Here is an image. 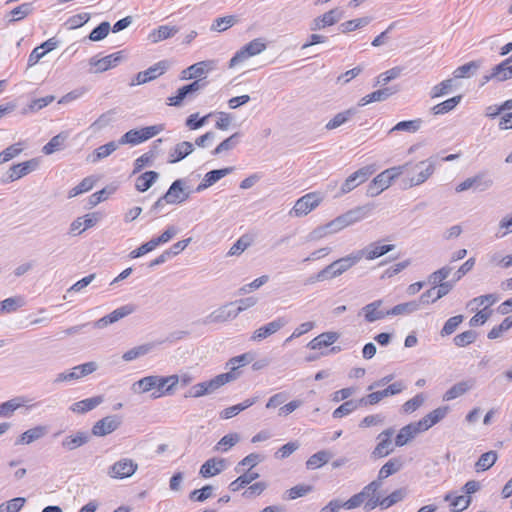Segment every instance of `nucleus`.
<instances>
[{"label": "nucleus", "instance_id": "nucleus-10", "mask_svg": "<svg viewBox=\"0 0 512 512\" xmlns=\"http://www.w3.org/2000/svg\"><path fill=\"white\" fill-rule=\"evenodd\" d=\"M394 434L393 428H388L382 431L378 436V443L371 452V457L378 459L388 456L394 451L395 443L392 442V436Z\"/></svg>", "mask_w": 512, "mask_h": 512}, {"label": "nucleus", "instance_id": "nucleus-39", "mask_svg": "<svg viewBox=\"0 0 512 512\" xmlns=\"http://www.w3.org/2000/svg\"><path fill=\"white\" fill-rule=\"evenodd\" d=\"M358 113L357 108H349L345 111L337 113L330 121L327 122L325 128L327 130H333L341 125L347 123Z\"/></svg>", "mask_w": 512, "mask_h": 512}, {"label": "nucleus", "instance_id": "nucleus-57", "mask_svg": "<svg viewBox=\"0 0 512 512\" xmlns=\"http://www.w3.org/2000/svg\"><path fill=\"white\" fill-rule=\"evenodd\" d=\"M360 405V400H347L333 411L332 417L335 419H339L344 416H347L354 412Z\"/></svg>", "mask_w": 512, "mask_h": 512}, {"label": "nucleus", "instance_id": "nucleus-49", "mask_svg": "<svg viewBox=\"0 0 512 512\" xmlns=\"http://www.w3.org/2000/svg\"><path fill=\"white\" fill-rule=\"evenodd\" d=\"M420 309V302L417 300L400 303L389 309L390 316L409 315Z\"/></svg>", "mask_w": 512, "mask_h": 512}, {"label": "nucleus", "instance_id": "nucleus-48", "mask_svg": "<svg viewBox=\"0 0 512 512\" xmlns=\"http://www.w3.org/2000/svg\"><path fill=\"white\" fill-rule=\"evenodd\" d=\"M462 100V95L449 98L431 108L434 115H444L452 111Z\"/></svg>", "mask_w": 512, "mask_h": 512}, {"label": "nucleus", "instance_id": "nucleus-22", "mask_svg": "<svg viewBox=\"0 0 512 512\" xmlns=\"http://www.w3.org/2000/svg\"><path fill=\"white\" fill-rule=\"evenodd\" d=\"M449 412L448 406H441L427 415H425L423 418H421L419 421H417V425L424 431L428 430L438 422H440Z\"/></svg>", "mask_w": 512, "mask_h": 512}, {"label": "nucleus", "instance_id": "nucleus-43", "mask_svg": "<svg viewBox=\"0 0 512 512\" xmlns=\"http://www.w3.org/2000/svg\"><path fill=\"white\" fill-rule=\"evenodd\" d=\"M481 65H482L481 60L470 61L468 63H465V64L457 67L453 71V76L456 79L470 78L471 76H473L476 73V71L481 67Z\"/></svg>", "mask_w": 512, "mask_h": 512}, {"label": "nucleus", "instance_id": "nucleus-47", "mask_svg": "<svg viewBox=\"0 0 512 512\" xmlns=\"http://www.w3.org/2000/svg\"><path fill=\"white\" fill-rule=\"evenodd\" d=\"M498 454L494 450L483 453L475 463L476 472H484L490 469L497 461Z\"/></svg>", "mask_w": 512, "mask_h": 512}, {"label": "nucleus", "instance_id": "nucleus-53", "mask_svg": "<svg viewBox=\"0 0 512 512\" xmlns=\"http://www.w3.org/2000/svg\"><path fill=\"white\" fill-rule=\"evenodd\" d=\"M445 501L450 502V507L453 512H460L469 507L471 504V497L467 496H452V493H448L444 496Z\"/></svg>", "mask_w": 512, "mask_h": 512}, {"label": "nucleus", "instance_id": "nucleus-1", "mask_svg": "<svg viewBox=\"0 0 512 512\" xmlns=\"http://www.w3.org/2000/svg\"><path fill=\"white\" fill-rule=\"evenodd\" d=\"M412 162L403 165L390 167L379 173L367 186L366 194L369 197H376L391 186V184L404 173L408 172Z\"/></svg>", "mask_w": 512, "mask_h": 512}, {"label": "nucleus", "instance_id": "nucleus-31", "mask_svg": "<svg viewBox=\"0 0 512 512\" xmlns=\"http://www.w3.org/2000/svg\"><path fill=\"white\" fill-rule=\"evenodd\" d=\"M89 441V434L85 431H77L75 434L66 436L62 442L61 446L65 450L72 451L83 445H85Z\"/></svg>", "mask_w": 512, "mask_h": 512}, {"label": "nucleus", "instance_id": "nucleus-60", "mask_svg": "<svg viewBox=\"0 0 512 512\" xmlns=\"http://www.w3.org/2000/svg\"><path fill=\"white\" fill-rule=\"evenodd\" d=\"M464 316L463 315H456L453 317H450L442 327L440 334L442 337L449 336L453 334L458 326L463 322Z\"/></svg>", "mask_w": 512, "mask_h": 512}, {"label": "nucleus", "instance_id": "nucleus-29", "mask_svg": "<svg viewBox=\"0 0 512 512\" xmlns=\"http://www.w3.org/2000/svg\"><path fill=\"white\" fill-rule=\"evenodd\" d=\"M57 42L54 39H48L40 46L35 47L28 56V67H32L38 63V61L44 57L48 52L55 49Z\"/></svg>", "mask_w": 512, "mask_h": 512}, {"label": "nucleus", "instance_id": "nucleus-36", "mask_svg": "<svg viewBox=\"0 0 512 512\" xmlns=\"http://www.w3.org/2000/svg\"><path fill=\"white\" fill-rule=\"evenodd\" d=\"M403 461L400 457L389 459L379 470L377 480L382 481L401 470Z\"/></svg>", "mask_w": 512, "mask_h": 512}, {"label": "nucleus", "instance_id": "nucleus-41", "mask_svg": "<svg viewBox=\"0 0 512 512\" xmlns=\"http://www.w3.org/2000/svg\"><path fill=\"white\" fill-rule=\"evenodd\" d=\"M178 31L179 28L177 26L161 25L151 32L150 39L153 43H157L173 37Z\"/></svg>", "mask_w": 512, "mask_h": 512}, {"label": "nucleus", "instance_id": "nucleus-45", "mask_svg": "<svg viewBox=\"0 0 512 512\" xmlns=\"http://www.w3.org/2000/svg\"><path fill=\"white\" fill-rule=\"evenodd\" d=\"M332 457V454L327 450H320L311 455L306 461V467L310 470H315L325 465Z\"/></svg>", "mask_w": 512, "mask_h": 512}, {"label": "nucleus", "instance_id": "nucleus-15", "mask_svg": "<svg viewBox=\"0 0 512 512\" xmlns=\"http://www.w3.org/2000/svg\"><path fill=\"white\" fill-rule=\"evenodd\" d=\"M37 167L38 161L36 159H30L22 163L14 164L9 168L7 172V178L4 180V182H14L33 172Z\"/></svg>", "mask_w": 512, "mask_h": 512}, {"label": "nucleus", "instance_id": "nucleus-35", "mask_svg": "<svg viewBox=\"0 0 512 512\" xmlns=\"http://www.w3.org/2000/svg\"><path fill=\"white\" fill-rule=\"evenodd\" d=\"M474 386L473 380H465L460 381L454 384L451 388H449L443 395L444 401L454 400L462 395H464L467 391H469Z\"/></svg>", "mask_w": 512, "mask_h": 512}, {"label": "nucleus", "instance_id": "nucleus-2", "mask_svg": "<svg viewBox=\"0 0 512 512\" xmlns=\"http://www.w3.org/2000/svg\"><path fill=\"white\" fill-rule=\"evenodd\" d=\"M359 261L360 258L355 250L352 253L333 261L325 268L320 270L316 274L315 280L321 282L339 277L354 265H356Z\"/></svg>", "mask_w": 512, "mask_h": 512}, {"label": "nucleus", "instance_id": "nucleus-40", "mask_svg": "<svg viewBox=\"0 0 512 512\" xmlns=\"http://www.w3.org/2000/svg\"><path fill=\"white\" fill-rule=\"evenodd\" d=\"M493 76L498 82L512 79V56L493 67Z\"/></svg>", "mask_w": 512, "mask_h": 512}, {"label": "nucleus", "instance_id": "nucleus-34", "mask_svg": "<svg viewBox=\"0 0 512 512\" xmlns=\"http://www.w3.org/2000/svg\"><path fill=\"white\" fill-rule=\"evenodd\" d=\"M397 89L394 87H385L379 90H376L364 97H362L358 103V106L362 107L368 105L372 102L384 101L389 98L391 95L395 94Z\"/></svg>", "mask_w": 512, "mask_h": 512}, {"label": "nucleus", "instance_id": "nucleus-63", "mask_svg": "<svg viewBox=\"0 0 512 512\" xmlns=\"http://www.w3.org/2000/svg\"><path fill=\"white\" fill-rule=\"evenodd\" d=\"M239 439L240 437L237 433L227 434L219 440L215 449L221 452H227L231 447L239 442Z\"/></svg>", "mask_w": 512, "mask_h": 512}, {"label": "nucleus", "instance_id": "nucleus-8", "mask_svg": "<svg viewBox=\"0 0 512 512\" xmlns=\"http://www.w3.org/2000/svg\"><path fill=\"white\" fill-rule=\"evenodd\" d=\"M206 85L207 81H205L204 79H196L193 82L180 87L177 90L175 96H171L167 99V104L169 106L179 107L182 105L184 99L191 97L193 94L203 89Z\"/></svg>", "mask_w": 512, "mask_h": 512}, {"label": "nucleus", "instance_id": "nucleus-59", "mask_svg": "<svg viewBox=\"0 0 512 512\" xmlns=\"http://www.w3.org/2000/svg\"><path fill=\"white\" fill-rule=\"evenodd\" d=\"M90 19V14L83 12L76 15H73L69 17L64 25L67 29L73 30L82 27L84 24H86Z\"/></svg>", "mask_w": 512, "mask_h": 512}, {"label": "nucleus", "instance_id": "nucleus-26", "mask_svg": "<svg viewBox=\"0 0 512 512\" xmlns=\"http://www.w3.org/2000/svg\"><path fill=\"white\" fill-rule=\"evenodd\" d=\"M48 432L44 425H38L23 432L15 441V445H28L43 438Z\"/></svg>", "mask_w": 512, "mask_h": 512}, {"label": "nucleus", "instance_id": "nucleus-21", "mask_svg": "<svg viewBox=\"0 0 512 512\" xmlns=\"http://www.w3.org/2000/svg\"><path fill=\"white\" fill-rule=\"evenodd\" d=\"M122 59V52H115L110 55H107L103 58L97 59L96 57H92L89 60V64L95 67V73L104 72L111 68H114L118 65V63Z\"/></svg>", "mask_w": 512, "mask_h": 512}, {"label": "nucleus", "instance_id": "nucleus-37", "mask_svg": "<svg viewBox=\"0 0 512 512\" xmlns=\"http://www.w3.org/2000/svg\"><path fill=\"white\" fill-rule=\"evenodd\" d=\"M234 380H235L234 373L233 374L232 373H222L208 381H203V384H204V388H207V395H208V394L215 392L223 385H225L229 382H232Z\"/></svg>", "mask_w": 512, "mask_h": 512}, {"label": "nucleus", "instance_id": "nucleus-58", "mask_svg": "<svg viewBox=\"0 0 512 512\" xmlns=\"http://www.w3.org/2000/svg\"><path fill=\"white\" fill-rule=\"evenodd\" d=\"M66 140V136L63 134H58L54 137H52L48 143H46L43 148L42 152L45 155H51L63 148L64 142Z\"/></svg>", "mask_w": 512, "mask_h": 512}, {"label": "nucleus", "instance_id": "nucleus-24", "mask_svg": "<svg viewBox=\"0 0 512 512\" xmlns=\"http://www.w3.org/2000/svg\"><path fill=\"white\" fill-rule=\"evenodd\" d=\"M234 305V303H230L228 305H224L213 312H211L208 316L205 317L203 320L204 324H211V323H221L225 322L230 319H234L237 317L234 309H232L230 306Z\"/></svg>", "mask_w": 512, "mask_h": 512}, {"label": "nucleus", "instance_id": "nucleus-18", "mask_svg": "<svg viewBox=\"0 0 512 512\" xmlns=\"http://www.w3.org/2000/svg\"><path fill=\"white\" fill-rule=\"evenodd\" d=\"M185 180H175L163 195V199H167L168 204H177L186 201L190 194L184 191Z\"/></svg>", "mask_w": 512, "mask_h": 512}, {"label": "nucleus", "instance_id": "nucleus-25", "mask_svg": "<svg viewBox=\"0 0 512 512\" xmlns=\"http://www.w3.org/2000/svg\"><path fill=\"white\" fill-rule=\"evenodd\" d=\"M232 171L233 167H226L222 169H214L207 172L201 183L196 187L195 191L198 193L204 191L205 189L219 181L221 178L230 174Z\"/></svg>", "mask_w": 512, "mask_h": 512}, {"label": "nucleus", "instance_id": "nucleus-33", "mask_svg": "<svg viewBox=\"0 0 512 512\" xmlns=\"http://www.w3.org/2000/svg\"><path fill=\"white\" fill-rule=\"evenodd\" d=\"M103 401L104 397L102 395L86 398L73 403L70 407V410L79 414L87 413L102 404Z\"/></svg>", "mask_w": 512, "mask_h": 512}, {"label": "nucleus", "instance_id": "nucleus-46", "mask_svg": "<svg viewBox=\"0 0 512 512\" xmlns=\"http://www.w3.org/2000/svg\"><path fill=\"white\" fill-rule=\"evenodd\" d=\"M25 403L24 397H15L0 404V417L9 418Z\"/></svg>", "mask_w": 512, "mask_h": 512}, {"label": "nucleus", "instance_id": "nucleus-32", "mask_svg": "<svg viewBox=\"0 0 512 512\" xmlns=\"http://www.w3.org/2000/svg\"><path fill=\"white\" fill-rule=\"evenodd\" d=\"M225 468L224 459L211 458L205 461L200 467L199 474L203 478H210L219 474Z\"/></svg>", "mask_w": 512, "mask_h": 512}, {"label": "nucleus", "instance_id": "nucleus-13", "mask_svg": "<svg viewBox=\"0 0 512 512\" xmlns=\"http://www.w3.org/2000/svg\"><path fill=\"white\" fill-rule=\"evenodd\" d=\"M394 248L395 245L393 244H381L379 241H375L362 249L356 250V252L360 260L362 258H365L366 260H374L394 250Z\"/></svg>", "mask_w": 512, "mask_h": 512}, {"label": "nucleus", "instance_id": "nucleus-6", "mask_svg": "<svg viewBox=\"0 0 512 512\" xmlns=\"http://www.w3.org/2000/svg\"><path fill=\"white\" fill-rule=\"evenodd\" d=\"M97 364L93 361L86 362L73 367L69 371L61 372L57 374L54 379V383L71 382L85 377L97 370Z\"/></svg>", "mask_w": 512, "mask_h": 512}, {"label": "nucleus", "instance_id": "nucleus-62", "mask_svg": "<svg viewBox=\"0 0 512 512\" xmlns=\"http://www.w3.org/2000/svg\"><path fill=\"white\" fill-rule=\"evenodd\" d=\"M0 302L3 313L14 312L25 304L24 298L21 296L9 297Z\"/></svg>", "mask_w": 512, "mask_h": 512}, {"label": "nucleus", "instance_id": "nucleus-5", "mask_svg": "<svg viewBox=\"0 0 512 512\" xmlns=\"http://www.w3.org/2000/svg\"><path fill=\"white\" fill-rule=\"evenodd\" d=\"M376 170V164H370L352 173L342 184L340 189L341 195L349 193L360 184L366 182L369 177L376 172Z\"/></svg>", "mask_w": 512, "mask_h": 512}, {"label": "nucleus", "instance_id": "nucleus-4", "mask_svg": "<svg viewBox=\"0 0 512 512\" xmlns=\"http://www.w3.org/2000/svg\"><path fill=\"white\" fill-rule=\"evenodd\" d=\"M163 130L164 125L162 124L147 126L141 129H131L120 137L118 144L135 146L158 135Z\"/></svg>", "mask_w": 512, "mask_h": 512}, {"label": "nucleus", "instance_id": "nucleus-44", "mask_svg": "<svg viewBox=\"0 0 512 512\" xmlns=\"http://www.w3.org/2000/svg\"><path fill=\"white\" fill-rule=\"evenodd\" d=\"M258 477L259 474L257 472H254L251 469H249L248 471L240 475L237 479H235L229 484V490L232 492H237L240 489L252 483Z\"/></svg>", "mask_w": 512, "mask_h": 512}, {"label": "nucleus", "instance_id": "nucleus-52", "mask_svg": "<svg viewBox=\"0 0 512 512\" xmlns=\"http://www.w3.org/2000/svg\"><path fill=\"white\" fill-rule=\"evenodd\" d=\"M156 380H157V375H150V376L143 377L140 380L133 383L132 390L135 393H147L152 390L155 391Z\"/></svg>", "mask_w": 512, "mask_h": 512}, {"label": "nucleus", "instance_id": "nucleus-20", "mask_svg": "<svg viewBox=\"0 0 512 512\" xmlns=\"http://www.w3.org/2000/svg\"><path fill=\"white\" fill-rule=\"evenodd\" d=\"M178 384V375L157 376L155 391L151 393L153 399L169 395Z\"/></svg>", "mask_w": 512, "mask_h": 512}, {"label": "nucleus", "instance_id": "nucleus-23", "mask_svg": "<svg viewBox=\"0 0 512 512\" xmlns=\"http://www.w3.org/2000/svg\"><path fill=\"white\" fill-rule=\"evenodd\" d=\"M214 66V61L210 60L197 62L182 72V79H202L201 77L212 70Z\"/></svg>", "mask_w": 512, "mask_h": 512}, {"label": "nucleus", "instance_id": "nucleus-11", "mask_svg": "<svg viewBox=\"0 0 512 512\" xmlns=\"http://www.w3.org/2000/svg\"><path fill=\"white\" fill-rule=\"evenodd\" d=\"M321 200L317 193H308L296 201L290 213L297 217L305 216L314 210Z\"/></svg>", "mask_w": 512, "mask_h": 512}, {"label": "nucleus", "instance_id": "nucleus-19", "mask_svg": "<svg viewBox=\"0 0 512 512\" xmlns=\"http://www.w3.org/2000/svg\"><path fill=\"white\" fill-rule=\"evenodd\" d=\"M166 68V63L160 61L155 65L149 67L148 69L138 72L134 79L132 80L131 85H141L149 81H152L160 75H162L165 72Z\"/></svg>", "mask_w": 512, "mask_h": 512}, {"label": "nucleus", "instance_id": "nucleus-7", "mask_svg": "<svg viewBox=\"0 0 512 512\" xmlns=\"http://www.w3.org/2000/svg\"><path fill=\"white\" fill-rule=\"evenodd\" d=\"M406 388V385L403 383V381H397L390 385H388L385 389L380 391H375L367 396L360 399V404H363L364 406L367 405H375L379 403L383 398L397 395L401 393Z\"/></svg>", "mask_w": 512, "mask_h": 512}, {"label": "nucleus", "instance_id": "nucleus-3", "mask_svg": "<svg viewBox=\"0 0 512 512\" xmlns=\"http://www.w3.org/2000/svg\"><path fill=\"white\" fill-rule=\"evenodd\" d=\"M434 171L435 162L431 158L418 163L412 162V166L405 173L407 177L403 179V187L406 189L423 184L432 176Z\"/></svg>", "mask_w": 512, "mask_h": 512}, {"label": "nucleus", "instance_id": "nucleus-61", "mask_svg": "<svg viewBox=\"0 0 512 512\" xmlns=\"http://www.w3.org/2000/svg\"><path fill=\"white\" fill-rule=\"evenodd\" d=\"M452 271L450 266H444L439 270L433 272L428 277V283L432 286L437 287L438 284L446 282L445 280L448 278Z\"/></svg>", "mask_w": 512, "mask_h": 512}, {"label": "nucleus", "instance_id": "nucleus-50", "mask_svg": "<svg viewBox=\"0 0 512 512\" xmlns=\"http://www.w3.org/2000/svg\"><path fill=\"white\" fill-rule=\"evenodd\" d=\"M121 144H118V141H110L104 145L99 146L96 148L92 154L91 161L93 163H96L100 161L101 159H104L108 156H110Z\"/></svg>", "mask_w": 512, "mask_h": 512}, {"label": "nucleus", "instance_id": "nucleus-12", "mask_svg": "<svg viewBox=\"0 0 512 512\" xmlns=\"http://www.w3.org/2000/svg\"><path fill=\"white\" fill-rule=\"evenodd\" d=\"M137 468L132 459L122 458L109 467L107 474L114 479H124L132 476Z\"/></svg>", "mask_w": 512, "mask_h": 512}, {"label": "nucleus", "instance_id": "nucleus-16", "mask_svg": "<svg viewBox=\"0 0 512 512\" xmlns=\"http://www.w3.org/2000/svg\"><path fill=\"white\" fill-rule=\"evenodd\" d=\"M121 420L116 415L106 416L97 421L92 427V434L97 437H103L111 434L119 428Z\"/></svg>", "mask_w": 512, "mask_h": 512}, {"label": "nucleus", "instance_id": "nucleus-55", "mask_svg": "<svg viewBox=\"0 0 512 512\" xmlns=\"http://www.w3.org/2000/svg\"><path fill=\"white\" fill-rule=\"evenodd\" d=\"M407 496V490L405 488H399L394 490L388 496L381 498V509H388L396 503L404 500Z\"/></svg>", "mask_w": 512, "mask_h": 512}, {"label": "nucleus", "instance_id": "nucleus-64", "mask_svg": "<svg viewBox=\"0 0 512 512\" xmlns=\"http://www.w3.org/2000/svg\"><path fill=\"white\" fill-rule=\"evenodd\" d=\"M26 499L16 497L7 502L0 504V512H19L24 506Z\"/></svg>", "mask_w": 512, "mask_h": 512}, {"label": "nucleus", "instance_id": "nucleus-54", "mask_svg": "<svg viewBox=\"0 0 512 512\" xmlns=\"http://www.w3.org/2000/svg\"><path fill=\"white\" fill-rule=\"evenodd\" d=\"M154 347H155V345L152 343H146V344H142V345L133 347L132 349L126 351L123 354L122 358L124 361H127V362L135 360L141 356L148 354Z\"/></svg>", "mask_w": 512, "mask_h": 512}, {"label": "nucleus", "instance_id": "nucleus-14", "mask_svg": "<svg viewBox=\"0 0 512 512\" xmlns=\"http://www.w3.org/2000/svg\"><path fill=\"white\" fill-rule=\"evenodd\" d=\"M382 304V300H375L362 307L360 314L363 315L365 321L368 323L382 320L387 316H390L389 309H383Z\"/></svg>", "mask_w": 512, "mask_h": 512}, {"label": "nucleus", "instance_id": "nucleus-56", "mask_svg": "<svg viewBox=\"0 0 512 512\" xmlns=\"http://www.w3.org/2000/svg\"><path fill=\"white\" fill-rule=\"evenodd\" d=\"M421 123H422L421 119L400 121L394 127H392L390 129L389 133L399 132V131L415 133L420 129Z\"/></svg>", "mask_w": 512, "mask_h": 512}, {"label": "nucleus", "instance_id": "nucleus-27", "mask_svg": "<svg viewBox=\"0 0 512 512\" xmlns=\"http://www.w3.org/2000/svg\"><path fill=\"white\" fill-rule=\"evenodd\" d=\"M423 430L417 425V422L410 423L400 429L395 438V446L402 447L415 438Z\"/></svg>", "mask_w": 512, "mask_h": 512}, {"label": "nucleus", "instance_id": "nucleus-30", "mask_svg": "<svg viewBox=\"0 0 512 512\" xmlns=\"http://www.w3.org/2000/svg\"><path fill=\"white\" fill-rule=\"evenodd\" d=\"M339 338V334L337 332L328 331L323 332L313 338L308 344L307 347L311 350H320L324 347H328L337 341Z\"/></svg>", "mask_w": 512, "mask_h": 512}, {"label": "nucleus", "instance_id": "nucleus-17", "mask_svg": "<svg viewBox=\"0 0 512 512\" xmlns=\"http://www.w3.org/2000/svg\"><path fill=\"white\" fill-rule=\"evenodd\" d=\"M288 323V320L285 317H278L273 321L261 326L256 329L251 336L253 341H261L271 336L272 334L278 332L281 328H283Z\"/></svg>", "mask_w": 512, "mask_h": 512}, {"label": "nucleus", "instance_id": "nucleus-38", "mask_svg": "<svg viewBox=\"0 0 512 512\" xmlns=\"http://www.w3.org/2000/svg\"><path fill=\"white\" fill-rule=\"evenodd\" d=\"M234 380H235L234 373L233 374L232 373H222L208 381H203V384H204V388H207V395H208V394L215 392L223 385H225L229 382H232Z\"/></svg>", "mask_w": 512, "mask_h": 512}, {"label": "nucleus", "instance_id": "nucleus-28", "mask_svg": "<svg viewBox=\"0 0 512 512\" xmlns=\"http://www.w3.org/2000/svg\"><path fill=\"white\" fill-rule=\"evenodd\" d=\"M194 150V146L191 142L183 141L176 144L168 154V163H177L186 158Z\"/></svg>", "mask_w": 512, "mask_h": 512}, {"label": "nucleus", "instance_id": "nucleus-51", "mask_svg": "<svg viewBox=\"0 0 512 512\" xmlns=\"http://www.w3.org/2000/svg\"><path fill=\"white\" fill-rule=\"evenodd\" d=\"M372 211V206L370 205H364L359 206L354 209H351L344 213L351 225L360 222L361 220L365 219L370 215Z\"/></svg>", "mask_w": 512, "mask_h": 512}, {"label": "nucleus", "instance_id": "nucleus-9", "mask_svg": "<svg viewBox=\"0 0 512 512\" xmlns=\"http://www.w3.org/2000/svg\"><path fill=\"white\" fill-rule=\"evenodd\" d=\"M136 309H137V307L134 304L123 305V306L113 310L108 315H105L102 318L96 320L91 325L94 328L103 329V328L107 327L108 325L113 324V323L121 320L122 318L131 315L132 313H134L136 311Z\"/></svg>", "mask_w": 512, "mask_h": 512}, {"label": "nucleus", "instance_id": "nucleus-42", "mask_svg": "<svg viewBox=\"0 0 512 512\" xmlns=\"http://www.w3.org/2000/svg\"><path fill=\"white\" fill-rule=\"evenodd\" d=\"M159 174L156 171H146L139 175L135 182V188L139 192H145L156 182Z\"/></svg>", "mask_w": 512, "mask_h": 512}]
</instances>
